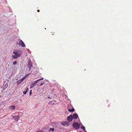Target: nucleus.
<instances>
[{"mask_svg":"<svg viewBox=\"0 0 132 132\" xmlns=\"http://www.w3.org/2000/svg\"><path fill=\"white\" fill-rule=\"evenodd\" d=\"M13 63L14 65H15L17 64V62L16 61H15L13 62Z\"/></svg>","mask_w":132,"mask_h":132,"instance_id":"dca6fc26","label":"nucleus"},{"mask_svg":"<svg viewBox=\"0 0 132 132\" xmlns=\"http://www.w3.org/2000/svg\"><path fill=\"white\" fill-rule=\"evenodd\" d=\"M36 132H44V131H43L39 130L36 131Z\"/></svg>","mask_w":132,"mask_h":132,"instance_id":"f3484780","label":"nucleus"},{"mask_svg":"<svg viewBox=\"0 0 132 132\" xmlns=\"http://www.w3.org/2000/svg\"><path fill=\"white\" fill-rule=\"evenodd\" d=\"M73 127L76 129H78L80 126V124L78 123L74 122L73 124Z\"/></svg>","mask_w":132,"mask_h":132,"instance_id":"f03ea898","label":"nucleus"},{"mask_svg":"<svg viewBox=\"0 0 132 132\" xmlns=\"http://www.w3.org/2000/svg\"><path fill=\"white\" fill-rule=\"evenodd\" d=\"M28 67L29 68V70L30 71L31 70V68L32 66V64L31 61L30 60L28 61Z\"/></svg>","mask_w":132,"mask_h":132,"instance_id":"39448f33","label":"nucleus"},{"mask_svg":"<svg viewBox=\"0 0 132 132\" xmlns=\"http://www.w3.org/2000/svg\"><path fill=\"white\" fill-rule=\"evenodd\" d=\"M68 111H69L70 112H73L75 111L74 109L73 108L72 109H68Z\"/></svg>","mask_w":132,"mask_h":132,"instance_id":"ddd939ff","label":"nucleus"},{"mask_svg":"<svg viewBox=\"0 0 132 132\" xmlns=\"http://www.w3.org/2000/svg\"><path fill=\"white\" fill-rule=\"evenodd\" d=\"M17 44L22 47H25V44L21 40H19V43H18L17 42Z\"/></svg>","mask_w":132,"mask_h":132,"instance_id":"7ed1b4c3","label":"nucleus"},{"mask_svg":"<svg viewBox=\"0 0 132 132\" xmlns=\"http://www.w3.org/2000/svg\"><path fill=\"white\" fill-rule=\"evenodd\" d=\"M78 117V114L76 113L73 114V115H72V117L73 119H76Z\"/></svg>","mask_w":132,"mask_h":132,"instance_id":"6e6552de","label":"nucleus"},{"mask_svg":"<svg viewBox=\"0 0 132 132\" xmlns=\"http://www.w3.org/2000/svg\"><path fill=\"white\" fill-rule=\"evenodd\" d=\"M40 89V88H38V90H41V89Z\"/></svg>","mask_w":132,"mask_h":132,"instance_id":"412c9836","label":"nucleus"},{"mask_svg":"<svg viewBox=\"0 0 132 132\" xmlns=\"http://www.w3.org/2000/svg\"><path fill=\"white\" fill-rule=\"evenodd\" d=\"M54 124H55V125H57V122H55L54 123Z\"/></svg>","mask_w":132,"mask_h":132,"instance_id":"4be33fe9","label":"nucleus"},{"mask_svg":"<svg viewBox=\"0 0 132 132\" xmlns=\"http://www.w3.org/2000/svg\"><path fill=\"white\" fill-rule=\"evenodd\" d=\"M72 115H70V116L67 117V120L69 122L72 121Z\"/></svg>","mask_w":132,"mask_h":132,"instance_id":"0eeeda50","label":"nucleus"},{"mask_svg":"<svg viewBox=\"0 0 132 132\" xmlns=\"http://www.w3.org/2000/svg\"><path fill=\"white\" fill-rule=\"evenodd\" d=\"M43 83H42V84H41L40 85V86H42V85H43Z\"/></svg>","mask_w":132,"mask_h":132,"instance_id":"5701e85b","label":"nucleus"},{"mask_svg":"<svg viewBox=\"0 0 132 132\" xmlns=\"http://www.w3.org/2000/svg\"><path fill=\"white\" fill-rule=\"evenodd\" d=\"M12 117L16 121H18L19 118H20V116H12Z\"/></svg>","mask_w":132,"mask_h":132,"instance_id":"423d86ee","label":"nucleus"},{"mask_svg":"<svg viewBox=\"0 0 132 132\" xmlns=\"http://www.w3.org/2000/svg\"><path fill=\"white\" fill-rule=\"evenodd\" d=\"M32 94V90H31L30 92V95Z\"/></svg>","mask_w":132,"mask_h":132,"instance_id":"aec40b11","label":"nucleus"},{"mask_svg":"<svg viewBox=\"0 0 132 132\" xmlns=\"http://www.w3.org/2000/svg\"><path fill=\"white\" fill-rule=\"evenodd\" d=\"M1 97V96L0 95V97Z\"/></svg>","mask_w":132,"mask_h":132,"instance_id":"a878e982","label":"nucleus"},{"mask_svg":"<svg viewBox=\"0 0 132 132\" xmlns=\"http://www.w3.org/2000/svg\"><path fill=\"white\" fill-rule=\"evenodd\" d=\"M37 11H38V12H39L40 11H39V10H37Z\"/></svg>","mask_w":132,"mask_h":132,"instance_id":"b1692460","label":"nucleus"},{"mask_svg":"<svg viewBox=\"0 0 132 132\" xmlns=\"http://www.w3.org/2000/svg\"><path fill=\"white\" fill-rule=\"evenodd\" d=\"M26 90L23 92V93L24 94H26L27 93L29 90V89L28 88H26Z\"/></svg>","mask_w":132,"mask_h":132,"instance_id":"9b49d317","label":"nucleus"},{"mask_svg":"<svg viewBox=\"0 0 132 132\" xmlns=\"http://www.w3.org/2000/svg\"><path fill=\"white\" fill-rule=\"evenodd\" d=\"M48 98H50V97H48Z\"/></svg>","mask_w":132,"mask_h":132,"instance_id":"393cba45","label":"nucleus"},{"mask_svg":"<svg viewBox=\"0 0 132 132\" xmlns=\"http://www.w3.org/2000/svg\"><path fill=\"white\" fill-rule=\"evenodd\" d=\"M81 128L83 129H84V130H85V127H81Z\"/></svg>","mask_w":132,"mask_h":132,"instance_id":"a211bd4d","label":"nucleus"},{"mask_svg":"<svg viewBox=\"0 0 132 132\" xmlns=\"http://www.w3.org/2000/svg\"><path fill=\"white\" fill-rule=\"evenodd\" d=\"M23 81H22V80L21 79H20L17 81L16 82L17 84L18 85L21 82H22Z\"/></svg>","mask_w":132,"mask_h":132,"instance_id":"f8f14e48","label":"nucleus"},{"mask_svg":"<svg viewBox=\"0 0 132 132\" xmlns=\"http://www.w3.org/2000/svg\"><path fill=\"white\" fill-rule=\"evenodd\" d=\"M7 86H8V85H7Z\"/></svg>","mask_w":132,"mask_h":132,"instance_id":"cd10ccee","label":"nucleus"},{"mask_svg":"<svg viewBox=\"0 0 132 132\" xmlns=\"http://www.w3.org/2000/svg\"><path fill=\"white\" fill-rule=\"evenodd\" d=\"M79 132H82V131H79Z\"/></svg>","mask_w":132,"mask_h":132,"instance_id":"bb28decb","label":"nucleus"},{"mask_svg":"<svg viewBox=\"0 0 132 132\" xmlns=\"http://www.w3.org/2000/svg\"><path fill=\"white\" fill-rule=\"evenodd\" d=\"M61 124L66 126H68L69 125V123L67 122H62L61 123Z\"/></svg>","mask_w":132,"mask_h":132,"instance_id":"1a4fd4ad","label":"nucleus"},{"mask_svg":"<svg viewBox=\"0 0 132 132\" xmlns=\"http://www.w3.org/2000/svg\"><path fill=\"white\" fill-rule=\"evenodd\" d=\"M54 128H51L50 129V130H49V131H53L54 130Z\"/></svg>","mask_w":132,"mask_h":132,"instance_id":"4468645a","label":"nucleus"},{"mask_svg":"<svg viewBox=\"0 0 132 132\" xmlns=\"http://www.w3.org/2000/svg\"><path fill=\"white\" fill-rule=\"evenodd\" d=\"M15 106L13 105H11L10 106L9 108L10 110L11 111L15 109Z\"/></svg>","mask_w":132,"mask_h":132,"instance_id":"9d476101","label":"nucleus"},{"mask_svg":"<svg viewBox=\"0 0 132 132\" xmlns=\"http://www.w3.org/2000/svg\"><path fill=\"white\" fill-rule=\"evenodd\" d=\"M38 81V80H36L35 81H34V82H32L30 84V88L31 89L33 88V87H34L35 85H36V84L37 83V82Z\"/></svg>","mask_w":132,"mask_h":132,"instance_id":"20e7f679","label":"nucleus"},{"mask_svg":"<svg viewBox=\"0 0 132 132\" xmlns=\"http://www.w3.org/2000/svg\"><path fill=\"white\" fill-rule=\"evenodd\" d=\"M43 78H42L40 79H39L38 80H38V81H39V80H43Z\"/></svg>","mask_w":132,"mask_h":132,"instance_id":"6ab92c4d","label":"nucleus"},{"mask_svg":"<svg viewBox=\"0 0 132 132\" xmlns=\"http://www.w3.org/2000/svg\"><path fill=\"white\" fill-rule=\"evenodd\" d=\"M13 53L15 55H13L12 56L14 59H16L20 56L22 54L21 51L18 50L14 51L13 52Z\"/></svg>","mask_w":132,"mask_h":132,"instance_id":"f257e3e1","label":"nucleus"},{"mask_svg":"<svg viewBox=\"0 0 132 132\" xmlns=\"http://www.w3.org/2000/svg\"><path fill=\"white\" fill-rule=\"evenodd\" d=\"M26 76H25L24 77H23L22 79H21V80H22V81H23L26 78Z\"/></svg>","mask_w":132,"mask_h":132,"instance_id":"2eb2a0df","label":"nucleus"}]
</instances>
